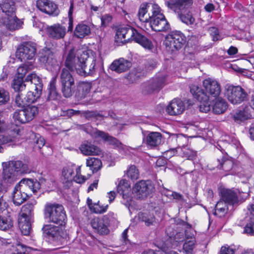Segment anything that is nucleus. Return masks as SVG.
Masks as SVG:
<instances>
[{
  "label": "nucleus",
  "instance_id": "obj_14",
  "mask_svg": "<svg viewBox=\"0 0 254 254\" xmlns=\"http://www.w3.org/2000/svg\"><path fill=\"white\" fill-rule=\"evenodd\" d=\"M202 86L204 88L202 89V92L209 97L211 96L216 98L219 97L221 91L220 83L214 78L208 77L204 79Z\"/></svg>",
  "mask_w": 254,
  "mask_h": 254
},
{
  "label": "nucleus",
  "instance_id": "obj_64",
  "mask_svg": "<svg viewBox=\"0 0 254 254\" xmlns=\"http://www.w3.org/2000/svg\"><path fill=\"white\" fill-rule=\"evenodd\" d=\"M87 118H97L98 117H102L103 116L96 111H90L86 113Z\"/></svg>",
  "mask_w": 254,
  "mask_h": 254
},
{
  "label": "nucleus",
  "instance_id": "obj_2",
  "mask_svg": "<svg viewBox=\"0 0 254 254\" xmlns=\"http://www.w3.org/2000/svg\"><path fill=\"white\" fill-rule=\"evenodd\" d=\"M115 39L118 43H124L133 40L149 51H152L154 49V46L150 40L129 26L119 27L117 30Z\"/></svg>",
  "mask_w": 254,
  "mask_h": 254
},
{
  "label": "nucleus",
  "instance_id": "obj_23",
  "mask_svg": "<svg viewBox=\"0 0 254 254\" xmlns=\"http://www.w3.org/2000/svg\"><path fill=\"white\" fill-rule=\"evenodd\" d=\"M131 66L130 62L124 58H120L113 61L110 68L117 73H122L127 71Z\"/></svg>",
  "mask_w": 254,
  "mask_h": 254
},
{
  "label": "nucleus",
  "instance_id": "obj_57",
  "mask_svg": "<svg viewBox=\"0 0 254 254\" xmlns=\"http://www.w3.org/2000/svg\"><path fill=\"white\" fill-rule=\"evenodd\" d=\"M23 90H19V91H15L17 93L15 95V103L16 105V106L18 107H25L26 105H27V104H23V105H20L18 103H20V101L23 102V101H24L26 99L25 97V95L23 94L22 92Z\"/></svg>",
  "mask_w": 254,
  "mask_h": 254
},
{
  "label": "nucleus",
  "instance_id": "obj_43",
  "mask_svg": "<svg viewBox=\"0 0 254 254\" xmlns=\"http://www.w3.org/2000/svg\"><path fill=\"white\" fill-rule=\"evenodd\" d=\"M32 250L31 248L27 247L20 243H17L15 246H12L11 249L12 254H29Z\"/></svg>",
  "mask_w": 254,
  "mask_h": 254
},
{
  "label": "nucleus",
  "instance_id": "obj_17",
  "mask_svg": "<svg viewBox=\"0 0 254 254\" xmlns=\"http://www.w3.org/2000/svg\"><path fill=\"white\" fill-rule=\"evenodd\" d=\"M36 6L40 11L49 15L56 16L60 13L58 5L49 0H37Z\"/></svg>",
  "mask_w": 254,
  "mask_h": 254
},
{
  "label": "nucleus",
  "instance_id": "obj_48",
  "mask_svg": "<svg viewBox=\"0 0 254 254\" xmlns=\"http://www.w3.org/2000/svg\"><path fill=\"white\" fill-rule=\"evenodd\" d=\"M24 109L29 122L34 119L38 113V109L35 106L28 105L24 107Z\"/></svg>",
  "mask_w": 254,
  "mask_h": 254
},
{
  "label": "nucleus",
  "instance_id": "obj_3",
  "mask_svg": "<svg viewBox=\"0 0 254 254\" xmlns=\"http://www.w3.org/2000/svg\"><path fill=\"white\" fill-rule=\"evenodd\" d=\"M40 188V184L32 179H23L17 184L13 191L12 199L13 203L19 206L28 198L33 192H36Z\"/></svg>",
  "mask_w": 254,
  "mask_h": 254
},
{
  "label": "nucleus",
  "instance_id": "obj_63",
  "mask_svg": "<svg viewBox=\"0 0 254 254\" xmlns=\"http://www.w3.org/2000/svg\"><path fill=\"white\" fill-rule=\"evenodd\" d=\"M209 31L210 34L213 37V41H217L218 40V36H219L218 29L215 27H212L209 28Z\"/></svg>",
  "mask_w": 254,
  "mask_h": 254
},
{
  "label": "nucleus",
  "instance_id": "obj_59",
  "mask_svg": "<svg viewBox=\"0 0 254 254\" xmlns=\"http://www.w3.org/2000/svg\"><path fill=\"white\" fill-rule=\"evenodd\" d=\"M8 207V204L5 199L3 198V196L0 197V215L2 214L7 213V208Z\"/></svg>",
  "mask_w": 254,
  "mask_h": 254
},
{
  "label": "nucleus",
  "instance_id": "obj_34",
  "mask_svg": "<svg viewBox=\"0 0 254 254\" xmlns=\"http://www.w3.org/2000/svg\"><path fill=\"white\" fill-rule=\"evenodd\" d=\"M162 135L158 132H151L146 136L145 141L150 147H154L161 143Z\"/></svg>",
  "mask_w": 254,
  "mask_h": 254
},
{
  "label": "nucleus",
  "instance_id": "obj_46",
  "mask_svg": "<svg viewBox=\"0 0 254 254\" xmlns=\"http://www.w3.org/2000/svg\"><path fill=\"white\" fill-rule=\"evenodd\" d=\"M24 108L22 110L15 111L13 114V118L15 121L22 124H25L29 122Z\"/></svg>",
  "mask_w": 254,
  "mask_h": 254
},
{
  "label": "nucleus",
  "instance_id": "obj_11",
  "mask_svg": "<svg viewBox=\"0 0 254 254\" xmlns=\"http://www.w3.org/2000/svg\"><path fill=\"white\" fill-rule=\"evenodd\" d=\"M190 92L194 98L200 102L199 110L201 112L207 113L210 109L209 97L202 92V89L197 85H191Z\"/></svg>",
  "mask_w": 254,
  "mask_h": 254
},
{
  "label": "nucleus",
  "instance_id": "obj_56",
  "mask_svg": "<svg viewBox=\"0 0 254 254\" xmlns=\"http://www.w3.org/2000/svg\"><path fill=\"white\" fill-rule=\"evenodd\" d=\"M82 129L87 133L90 134V135L95 139L99 138V136H97L96 134H98L99 132H101V130L97 128H92L89 125L82 126Z\"/></svg>",
  "mask_w": 254,
  "mask_h": 254
},
{
  "label": "nucleus",
  "instance_id": "obj_5",
  "mask_svg": "<svg viewBox=\"0 0 254 254\" xmlns=\"http://www.w3.org/2000/svg\"><path fill=\"white\" fill-rule=\"evenodd\" d=\"M45 218L51 223L64 226L67 216L63 205L57 203H47L44 209Z\"/></svg>",
  "mask_w": 254,
  "mask_h": 254
},
{
  "label": "nucleus",
  "instance_id": "obj_7",
  "mask_svg": "<svg viewBox=\"0 0 254 254\" xmlns=\"http://www.w3.org/2000/svg\"><path fill=\"white\" fill-rule=\"evenodd\" d=\"M147 24L153 30L157 32H165L170 28V25L165 16L160 12L158 5H152V14Z\"/></svg>",
  "mask_w": 254,
  "mask_h": 254
},
{
  "label": "nucleus",
  "instance_id": "obj_12",
  "mask_svg": "<svg viewBox=\"0 0 254 254\" xmlns=\"http://www.w3.org/2000/svg\"><path fill=\"white\" fill-rule=\"evenodd\" d=\"M228 100L233 104L241 103L247 98V93L241 86L229 85L225 93Z\"/></svg>",
  "mask_w": 254,
  "mask_h": 254
},
{
  "label": "nucleus",
  "instance_id": "obj_31",
  "mask_svg": "<svg viewBox=\"0 0 254 254\" xmlns=\"http://www.w3.org/2000/svg\"><path fill=\"white\" fill-rule=\"evenodd\" d=\"M36 204V201L33 200L23 205L18 218H22L27 220H31L33 215L34 207Z\"/></svg>",
  "mask_w": 254,
  "mask_h": 254
},
{
  "label": "nucleus",
  "instance_id": "obj_38",
  "mask_svg": "<svg viewBox=\"0 0 254 254\" xmlns=\"http://www.w3.org/2000/svg\"><path fill=\"white\" fill-rule=\"evenodd\" d=\"M214 104L212 110L216 114L223 113L227 108V104L225 100L221 98L217 97Z\"/></svg>",
  "mask_w": 254,
  "mask_h": 254
},
{
  "label": "nucleus",
  "instance_id": "obj_36",
  "mask_svg": "<svg viewBox=\"0 0 254 254\" xmlns=\"http://www.w3.org/2000/svg\"><path fill=\"white\" fill-rule=\"evenodd\" d=\"M0 7L6 17L15 14V3L12 0H2Z\"/></svg>",
  "mask_w": 254,
  "mask_h": 254
},
{
  "label": "nucleus",
  "instance_id": "obj_41",
  "mask_svg": "<svg viewBox=\"0 0 254 254\" xmlns=\"http://www.w3.org/2000/svg\"><path fill=\"white\" fill-rule=\"evenodd\" d=\"M86 164L90 168L93 173L97 172L101 169L102 166L101 161L97 158L89 157L86 159Z\"/></svg>",
  "mask_w": 254,
  "mask_h": 254
},
{
  "label": "nucleus",
  "instance_id": "obj_27",
  "mask_svg": "<svg viewBox=\"0 0 254 254\" xmlns=\"http://www.w3.org/2000/svg\"><path fill=\"white\" fill-rule=\"evenodd\" d=\"M39 60L47 67L53 66L57 63L53 52L50 49H47L42 50L39 57Z\"/></svg>",
  "mask_w": 254,
  "mask_h": 254
},
{
  "label": "nucleus",
  "instance_id": "obj_9",
  "mask_svg": "<svg viewBox=\"0 0 254 254\" xmlns=\"http://www.w3.org/2000/svg\"><path fill=\"white\" fill-rule=\"evenodd\" d=\"M164 42L168 50L175 52L183 47L186 37L180 31H173L166 36Z\"/></svg>",
  "mask_w": 254,
  "mask_h": 254
},
{
  "label": "nucleus",
  "instance_id": "obj_15",
  "mask_svg": "<svg viewBox=\"0 0 254 254\" xmlns=\"http://www.w3.org/2000/svg\"><path fill=\"white\" fill-rule=\"evenodd\" d=\"M63 226H55L53 224H46L43 226L42 230L44 234L48 238L58 240L65 238L67 236L65 231L63 229Z\"/></svg>",
  "mask_w": 254,
  "mask_h": 254
},
{
  "label": "nucleus",
  "instance_id": "obj_18",
  "mask_svg": "<svg viewBox=\"0 0 254 254\" xmlns=\"http://www.w3.org/2000/svg\"><path fill=\"white\" fill-rule=\"evenodd\" d=\"M45 31L48 37L54 40L64 38L66 33V27L59 23L47 26L45 28Z\"/></svg>",
  "mask_w": 254,
  "mask_h": 254
},
{
  "label": "nucleus",
  "instance_id": "obj_8",
  "mask_svg": "<svg viewBox=\"0 0 254 254\" xmlns=\"http://www.w3.org/2000/svg\"><path fill=\"white\" fill-rule=\"evenodd\" d=\"M60 81L64 96L66 98L71 97L74 93L75 85L74 78L68 69H62L60 73Z\"/></svg>",
  "mask_w": 254,
  "mask_h": 254
},
{
  "label": "nucleus",
  "instance_id": "obj_22",
  "mask_svg": "<svg viewBox=\"0 0 254 254\" xmlns=\"http://www.w3.org/2000/svg\"><path fill=\"white\" fill-rule=\"evenodd\" d=\"M185 111L184 103L180 99L173 100L167 106L166 109V112L171 116L180 115Z\"/></svg>",
  "mask_w": 254,
  "mask_h": 254
},
{
  "label": "nucleus",
  "instance_id": "obj_62",
  "mask_svg": "<svg viewBox=\"0 0 254 254\" xmlns=\"http://www.w3.org/2000/svg\"><path fill=\"white\" fill-rule=\"evenodd\" d=\"M235 250L229 246L221 247L219 254H234Z\"/></svg>",
  "mask_w": 254,
  "mask_h": 254
},
{
  "label": "nucleus",
  "instance_id": "obj_51",
  "mask_svg": "<svg viewBox=\"0 0 254 254\" xmlns=\"http://www.w3.org/2000/svg\"><path fill=\"white\" fill-rule=\"evenodd\" d=\"M195 239L187 240L183 245V250L187 254H191L195 247Z\"/></svg>",
  "mask_w": 254,
  "mask_h": 254
},
{
  "label": "nucleus",
  "instance_id": "obj_37",
  "mask_svg": "<svg viewBox=\"0 0 254 254\" xmlns=\"http://www.w3.org/2000/svg\"><path fill=\"white\" fill-rule=\"evenodd\" d=\"M90 33V26L83 23L77 24L74 31V36L78 38H83L89 35Z\"/></svg>",
  "mask_w": 254,
  "mask_h": 254
},
{
  "label": "nucleus",
  "instance_id": "obj_33",
  "mask_svg": "<svg viewBox=\"0 0 254 254\" xmlns=\"http://www.w3.org/2000/svg\"><path fill=\"white\" fill-rule=\"evenodd\" d=\"M252 117V114L250 109L248 107H246L242 110L236 111L233 115V119L235 122L240 123L246 120L250 119Z\"/></svg>",
  "mask_w": 254,
  "mask_h": 254
},
{
  "label": "nucleus",
  "instance_id": "obj_25",
  "mask_svg": "<svg viewBox=\"0 0 254 254\" xmlns=\"http://www.w3.org/2000/svg\"><path fill=\"white\" fill-rule=\"evenodd\" d=\"M79 149L85 155H99L101 154V150L91 142L84 141L81 144Z\"/></svg>",
  "mask_w": 254,
  "mask_h": 254
},
{
  "label": "nucleus",
  "instance_id": "obj_35",
  "mask_svg": "<svg viewBox=\"0 0 254 254\" xmlns=\"http://www.w3.org/2000/svg\"><path fill=\"white\" fill-rule=\"evenodd\" d=\"M13 225V220L10 212L0 215V230L5 231L9 229Z\"/></svg>",
  "mask_w": 254,
  "mask_h": 254
},
{
  "label": "nucleus",
  "instance_id": "obj_52",
  "mask_svg": "<svg viewBox=\"0 0 254 254\" xmlns=\"http://www.w3.org/2000/svg\"><path fill=\"white\" fill-rule=\"evenodd\" d=\"M102 219L104 222L107 224L108 227L112 225H114L117 222L115 214L111 212H110L107 214L104 215Z\"/></svg>",
  "mask_w": 254,
  "mask_h": 254
},
{
  "label": "nucleus",
  "instance_id": "obj_61",
  "mask_svg": "<svg viewBox=\"0 0 254 254\" xmlns=\"http://www.w3.org/2000/svg\"><path fill=\"white\" fill-rule=\"evenodd\" d=\"M112 20V17L109 14H105L101 16V26L103 27H107Z\"/></svg>",
  "mask_w": 254,
  "mask_h": 254
},
{
  "label": "nucleus",
  "instance_id": "obj_50",
  "mask_svg": "<svg viewBox=\"0 0 254 254\" xmlns=\"http://www.w3.org/2000/svg\"><path fill=\"white\" fill-rule=\"evenodd\" d=\"M126 175L128 178L131 180L134 181L138 179L139 171L134 165H131L127 170Z\"/></svg>",
  "mask_w": 254,
  "mask_h": 254
},
{
  "label": "nucleus",
  "instance_id": "obj_4",
  "mask_svg": "<svg viewBox=\"0 0 254 254\" xmlns=\"http://www.w3.org/2000/svg\"><path fill=\"white\" fill-rule=\"evenodd\" d=\"M2 167V182L8 185L16 181L20 175L30 172L27 165L21 161H10L3 163Z\"/></svg>",
  "mask_w": 254,
  "mask_h": 254
},
{
  "label": "nucleus",
  "instance_id": "obj_29",
  "mask_svg": "<svg viewBox=\"0 0 254 254\" xmlns=\"http://www.w3.org/2000/svg\"><path fill=\"white\" fill-rule=\"evenodd\" d=\"M23 24L22 21L17 18L15 14L4 17V25L11 31L20 29Z\"/></svg>",
  "mask_w": 254,
  "mask_h": 254
},
{
  "label": "nucleus",
  "instance_id": "obj_45",
  "mask_svg": "<svg viewBox=\"0 0 254 254\" xmlns=\"http://www.w3.org/2000/svg\"><path fill=\"white\" fill-rule=\"evenodd\" d=\"M32 90L27 92L26 95H25V100L23 101V102L20 101V103H18L20 105H23V104H31L34 103L36 99L39 97L41 92L35 91V92L32 91Z\"/></svg>",
  "mask_w": 254,
  "mask_h": 254
},
{
  "label": "nucleus",
  "instance_id": "obj_19",
  "mask_svg": "<svg viewBox=\"0 0 254 254\" xmlns=\"http://www.w3.org/2000/svg\"><path fill=\"white\" fill-rule=\"evenodd\" d=\"M27 71V66L26 64L20 65L17 68V76L14 79L12 84V87L15 91L24 90L25 89L26 85L24 84V81H23V78Z\"/></svg>",
  "mask_w": 254,
  "mask_h": 254
},
{
  "label": "nucleus",
  "instance_id": "obj_47",
  "mask_svg": "<svg viewBox=\"0 0 254 254\" xmlns=\"http://www.w3.org/2000/svg\"><path fill=\"white\" fill-rule=\"evenodd\" d=\"M138 218L140 221L144 222L147 226L152 225L155 221L154 215L147 212L139 213Z\"/></svg>",
  "mask_w": 254,
  "mask_h": 254
},
{
  "label": "nucleus",
  "instance_id": "obj_28",
  "mask_svg": "<svg viewBox=\"0 0 254 254\" xmlns=\"http://www.w3.org/2000/svg\"><path fill=\"white\" fill-rule=\"evenodd\" d=\"M60 98L61 95L57 91L56 82L54 80H52L49 85V93L46 101V104L48 105L50 101H52V103L54 105V108H55Z\"/></svg>",
  "mask_w": 254,
  "mask_h": 254
},
{
  "label": "nucleus",
  "instance_id": "obj_54",
  "mask_svg": "<svg viewBox=\"0 0 254 254\" xmlns=\"http://www.w3.org/2000/svg\"><path fill=\"white\" fill-rule=\"evenodd\" d=\"M129 185L126 180H121L117 186L118 192L123 195L129 190Z\"/></svg>",
  "mask_w": 254,
  "mask_h": 254
},
{
  "label": "nucleus",
  "instance_id": "obj_55",
  "mask_svg": "<svg viewBox=\"0 0 254 254\" xmlns=\"http://www.w3.org/2000/svg\"><path fill=\"white\" fill-rule=\"evenodd\" d=\"M108 205H103L99 201L97 203H94L91 207V210L95 213L101 214L105 212L108 209Z\"/></svg>",
  "mask_w": 254,
  "mask_h": 254
},
{
  "label": "nucleus",
  "instance_id": "obj_10",
  "mask_svg": "<svg viewBox=\"0 0 254 254\" xmlns=\"http://www.w3.org/2000/svg\"><path fill=\"white\" fill-rule=\"evenodd\" d=\"M165 81V75H156L141 84V91L145 95L157 92L164 87Z\"/></svg>",
  "mask_w": 254,
  "mask_h": 254
},
{
  "label": "nucleus",
  "instance_id": "obj_21",
  "mask_svg": "<svg viewBox=\"0 0 254 254\" xmlns=\"http://www.w3.org/2000/svg\"><path fill=\"white\" fill-rule=\"evenodd\" d=\"M24 83L26 87L27 86L29 89L41 93L43 87L42 80L36 74L31 73L28 75Z\"/></svg>",
  "mask_w": 254,
  "mask_h": 254
},
{
  "label": "nucleus",
  "instance_id": "obj_6",
  "mask_svg": "<svg viewBox=\"0 0 254 254\" xmlns=\"http://www.w3.org/2000/svg\"><path fill=\"white\" fill-rule=\"evenodd\" d=\"M192 3V0H179L175 3L167 1L165 4L169 8L175 12L179 13V11L178 10H180L181 13L179 14L180 19L183 23L189 25L194 22L195 19L189 12L186 13L184 10L190 7Z\"/></svg>",
  "mask_w": 254,
  "mask_h": 254
},
{
  "label": "nucleus",
  "instance_id": "obj_49",
  "mask_svg": "<svg viewBox=\"0 0 254 254\" xmlns=\"http://www.w3.org/2000/svg\"><path fill=\"white\" fill-rule=\"evenodd\" d=\"M180 155L189 160H193L196 156V152L187 147H183L180 149Z\"/></svg>",
  "mask_w": 254,
  "mask_h": 254
},
{
  "label": "nucleus",
  "instance_id": "obj_1",
  "mask_svg": "<svg viewBox=\"0 0 254 254\" xmlns=\"http://www.w3.org/2000/svg\"><path fill=\"white\" fill-rule=\"evenodd\" d=\"M96 59L89 56L86 51L79 50L76 57L73 50L68 53L65 65L71 71H76L81 76H86L93 75L96 72Z\"/></svg>",
  "mask_w": 254,
  "mask_h": 254
},
{
  "label": "nucleus",
  "instance_id": "obj_30",
  "mask_svg": "<svg viewBox=\"0 0 254 254\" xmlns=\"http://www.w3.org/2000/svg\"><path fill=\"white\" fill-rule=\"evenodd\" d=\"M91 225L92 228L97 231L100 235H107L110 231L107 224H106L102 218L96 217L91 221Z\"/></svg>",
  "mask_w": 254,
  "mask_h": 254
},
{
  "label": "nucleus",
  "instance_id": "obj_13",
  "mask_svg": "<svg viewBox=\"0 0 254 254\" xmlns=\"http://www.w3.org/2000/svg\"><path fill=\"white\" fill-rule=\"evenodd\" d=\"M36 52V45L31 42H24L21 44L16 52V56L21 62L32 60Z\"/></svg>",
  "mask_w": 254,
  "mask_h": 254
},
{
  "label": "nucleus",
  "instance_id": "obj_40",
  "mask_svg": "<svg viewBox=\"0 0 254 254\" xmlns=\"http://www.w3.org/2000/svg\"><path fill=\"white\" fill-rule=\"evenodd\" d=\"M217 161L218 163V165L217 166L218 168L222 169L226 172L231 171L233 169L234 163L232 160L223 157L221 159L218 158Z\"/></svg>",
  "mask_w": 254,
  "mask_h": 254
},
{
  "label": "nucleus",
  "instance_id": "obj_32",
  "mask_svg": "<svg viewBox=\"0 0 254 254\" xmlns=\"http://www.w3.org/2000/svg\"><path fill=\"white\" fill-rule=\"evenodd\" d=\"M99 138H101L103 141L107 142L109 144L113 145L114 147L122 148L123 144L116 138L110 135L108 133L101 131L96 134Z\"/></svg>",
  "mask_w": 254,
  "mask_h": 254
},
{
  "label": "nucleus",
  "instance_id": "obj_16",
  "mask_svg": "<svg viewBox=\"0 0 254 254\" xmlns=\"http://www.w3.org/2000/svg\"><path fill=\"white\" fill-rule=\"evenodd\" d=\"M154 188L150 181H140L137 183L133 189L137 197L142 198L151 193Z\"/></svg>",
  "mask_w": 254,
  "mask_h": 254
},
{
  "label": "nucleus",
  "instance_id": "obj_44",
  "mask_svg": "<svg viewBox=\"0 0 254 254\" xmlns=\"http://www.w3.org/2000/svg\"><path fill=\"white\" fill-rule=\"evenodd\" d=\"M91 88V84L90 83L81 81L78 83L77 86V90L79 94L81 95V97L84 98L85 95L90 92Z\"/></svg>",
  "mask_w": 254,
  "mask_h": 254
},
{
  "label": "nucleus",
  "instance_id": "obj_20",
  "mask_svg": "<svg viewBox=\"0 0 254 254\" xmlns=\"http://www.w3.org/2000/svg\"><path fill=\"white\" fill-rule=\"evenodd\" d=\"M238 193L236 190L223 189L221 190V199L229 205H234L239 202Z\"/></svg>",
  "mask_w": 254,
  "mask_h": 254
},
{
  "label": "nucleus",
  "instance_id": "obj_58",
  "mask_svg": "<svg viewBox=\"0 0 254 254\" xmlns=\"http://www.w3.org/2000/svg\"><path fill=\"white\" fill-rule=\"evenodd\" d=\"M9 100L8 93L4 90H0V105L5 104Z\"/></svg>",
  "mask_w": 254,
  "mask_h": 254
},
{
  "label": "nucleus",
  "instance_id": "obj_39",
  "mask_svg": "<svg viewBox=\"0 0 254 254\" xmlns=\"http://www.w3.org/2000/svg\"><path fill=\"white\" fill-rule=\"evenodd\" d=\"M228 204L225 202L222 199H221L216 204L215 211L213 212V214L219 217L224 216L228 211Z\"/></svg>",
  "mask_w": 254,
  "mask_h": 254
},
{
  "label": "nucleus",
  "instance_id": "obj_26",
  "mask_svg": "<svg viewBox=\"0 0 254 254\" xmlns=\"http://www.w3.org/2000/svg\"><path fill=\"white\" fill-rule=\"evenodd\" d=\"M2 116V113L0 112V153L3 151L2 144L11 142L15 140V137L4 135L2 134V132L7 129V126L5 122L1 120Z\"/></svg>",
  "mask_w": 254,
  "mask_h": 254
},
{
  "label": "nucleus",
  "instance_id": "obj_60",
  "mask_svg": "<svg viewBox=\"0 0 254 254\" xmlns=\"http://www.w3.org/2000/svg\"><path fill=\"white\" fill-rule=\"evenodd\" d=\"M86 178L85 176L80 174V168L79 167L76 169V175L74 178V181L78 184H82L85 182Z\"/></svg>",
  "mask_w": 254,
  "mask_h": 254
},
{
  "label": "nucleus",
  "instance_id": "obj_24",
  "mask_svg": "<svg viewBox=\"0 0 254 254\" xmlns=\"http://www.w3.org/2000/svg\"><path fill=\"white\" fill-rule=\"evenodd\" d=\"M152 5H157L151 2H143L140 5L138 12V18L140 21L145 22L146 24L148 23L151 18V15L147 12L150 9L152 13Z\"/></svg>",
  "mask_w": 254,
  "mask_h": 254
},
{
  "label": "nucleus",
  "instance_id": "obj_53",
  "mask_svg": "<svg viewBox=\"0 0 254 254\" xmlns=\"http://www.w3.org/2000/svg\"><path fill=\"white\" fill-rule=\"evenodd\" d=\"M244 233L250 235H254V215L250 217L249 222L244 227Z\"/></svg>",
  "mask_w": 254,
  "mask_h": 254
},
{
  "label": "nucleus",
  "instance_id": "obj_42",
  "mask_svg": "<svg viewBox=\"0 0 254 254\" xmlns=\"http://www.w3.org/2000/svg\"><path fill=\"white\" fill-rule=\"evenodd\" d=\"M31 220L25 218H18V225L22 234L27 236L30 234L31 230Z\"/></svg>",
  "mask_w": 254,
  "mask_h": 254
}]
</instances>
